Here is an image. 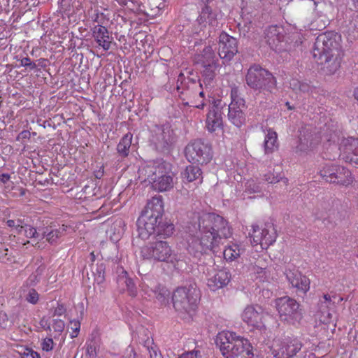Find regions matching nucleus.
<instances>
[{"mask_svg": "<svg viewBox=\"0 0 358 358\" xmlns=\"http://www.w3.org/2000/svg\"><path fill=\"white\" fill-rule=\"evenodd\" d=\"M248 271L250 275H256V278L266 279V267L262 259H257L255 263H251L248 266Z\"/></svg>", "mask_w": 358, "mask_h": 358, "instance_id": "nucleus-32", "label": "nucleus"}, {"mask_svg": "<svg viewBox=\"0 0 358 358\" xmlns=\"http://www.w3.org/2000/svg\"><path fill=\"white\" fill-rule=\"evenodd\" d=\"M54 342L51 338H46L43 339L41 343L42 350L46 352L50 351L53 349Z\"/></svg>", "mask_w": 358, "mask_h": 358, "instance_id": "nucleus-52", "label": "nucleus"}, {"mask_svg": "<svg viewBox=\"0 0 358 358\" xmlns=\"http://www.w3.org/2000/svg\"><path fill=\"white\" fill-rule=\"evenodd\" d=\"M338 139L339 136L336 132L331 130L328 131L327 129L320 134L310 135L308 138L301 134L298 148L301 151L314 150L322 143L325 150L324 157L334 160L341 157L346 162L358 166V138H343L338 147L336 143Z\"/></svg>", "mask_w": 358, "mask_h": 358, "instance_id": "nucleus-2", "label": "nucleus"}, {"mask_svg": "<svg viewBox=\"0 0 358 358\" xmlns=\"http://www.w3.org/2000/svg\"><path fill=\"white\" fill-rule=\"evenodd\" d=\"M299 85V90L301 91H304L306 90V86L303 85H301L298 80H293V83H291V85L293 86L294 90H296V85Z\"/></svg>", "mask_w": 358, "mask_h": 358, "instance_id": "nucleus-57", "label": "nucleus"}, {"mask_svg": "<svg viewBox=\"0 0 358 358\" xmlns=\"http://www.w3.org/2000/svg\"><path fill=\"white\" fill-rule=\"evenodd\" d=\"M86 356L89 358H96L97 356V346L94 342L87 344L86 348Z\"/></svg>", "mask_w": 358, "mask_h": 358, "instance_id": "nucleus-49", "label": "nucleus"}, {"mask_svg": "<svg viewBox=\"0 0 358 358\" xmlns=\"http://www.w3.org/2000/svg\"><path fill=\"white\" fill-rule=\"evenodd\" d=\"M173 230L174 226L173 224L162 222V220H159L155 235L166 238L171 236L173 234Z\"/></svg>", "mask_w": 358, "mask_h": 358, "instance_id": "nucleus-35", "label": "nucleus"}, {"mask_svg": "<svg viewBox=\"0 0 358 358\" xmlns=\"http://www.w3.org/2000/svg\"><path fill=\"white\" fill-rule=\"evenodd\" d=\"M285 275L291 286L297 292L306 294L310 289V280L303 275L292 264H288L285 270Z\"/></svg>", "mask_w": 358, "mask_h": 358, "instance_id": "nucleus-15", "label": "nucleus"}, {"mask_svg": "<svg viewBox=\"0 0 358 358\" xmlns=\"http://www.w3.org/2000/svg\"><path fill=\"white\" fill-rule=\"evenodd\" d=\"M92 36L98 45L104 50L110 48L113 38L110 36L108 29L102 25H96L92 29Z\"/></svg>", "mask_w": 358, "mask_h": 358, "instance_id": "nucleus-23", "label": "nucleus"}, {"mask_svg": "<svg viewBox=\"0 0 358 358\" xmlns=\"http://www.w3.org/2000/svg\"><path fill=\"white\" fill-rule=\"evenodd\" d=\"M206 275L207 285L213 291L217 290L227 285L231 279V275L227 270H217L214 267L208 268Z\"/></svg>", "mask_w": 358, "mask_h": 358, "instance_id": "nucleus-17", "label": "nucleus"}, {"mask_svg": "<svg viewBox=\"0 0 358 358\" xmlns=\"http://www.w3.org/2000/svg\"><path fill=\"white\" fill-rule=\"evenodd\" d=\"M301 348L296 340L286 339L276 341L273 346V354L275 358H290L295 355Z\"/></svg>", "mask_w": 358, "mask_h": 358, "instance_id": "nucleus-18", "label": "nucleus"}, {"mask_svg": "<svg viewBox=\"0 0 358 358\" xmlns=\"http://www.w3.org/2000/svg\"><path fill=\"white\" fill-rule=\"evenodd\" d=\"M264 316L263 308L258 305L247 306L241 314L242 320L248 326L256 329H262L264 327Z\"/></svg>", "mask_w": 358, "mask_h": 358, "instance_id": "nucleus-16", "label": "nucleus"}, {"mask_svg": "<svg viewBox=\"0 0 358 358\" xmlns=\"http://www.w3.org/2000/svg\"><path fill=\"white\" fill-rule=\"evenodd\" d=\"M71 329L73 332L71 333V338H75L78 336V332L80 328V323L78 320H71L70 321Z\"/></svg>", "mask_w": 358, "mask_h": 358, "instance_id": "nucleus-53", "label": "nucleus"}, {"mask_svg": "<svg viewBox=\"0 0 358 358\" xmlns=\"http://www.w3.org/2000/svg\"><path fill=\"white\" fill-rule=\"evenodd\" d=\"M191 236L189 247L200 253L215 252V248L232 235L231 228L223 217L214 213L194 215V220L187 227Z\"/></svg>", "mask_w": 358, "mask_h": 358, "instance_id": "nucleus-1", "label": "nucleus"}, {"mask_svg": "<svg viewBox=\"0 0 358 358\" xmlns=\"http://www.w3.org/2000/svg\"><path fill=\"white\" fill-rule=\"evenodd\" d=\"M150 289H154L153 288L150 287V285L148 284L144 283L142 286V292L144 293L145 295H147L148 297L150 299H154V293H152L150 292Z\"/></svg>", "mask_w": 358, "mask_h": 358, "instance_id": "nucleus-56", "label": "nucleus"}, {"mask_svg": "<svg viewBox=\"0 0 358 358\" xmlns=\"http://www.w3.org/2000/svg\"><path fill=\"white\" fill-rule=\"evenodd\" d=\"M277 148V134L273 130L269 129L264 138L265 152H272Z\"/></svg>", "mask_w": 358, "mask_h": 358, "instance_id": "nucleus-33", "label": "nucleus"}, {"mask_svg": "<svg viewBox=\"0 0 358 358\" xmlns=\"http://www.w3.org/2000/svg\"><path fill=\"white\" fill-rule=\"evenodd\" d=\"M185 157L189 162L206 164L212 159L211 149L203 142L195 141L186 146Z\"/></svg>", "mask_w": 358, "mask_h": 358, "instance_id": "nucleus-13", "label": "nucleus"}, {"mask_svg": "<svg viewBox=\"0 0 358 358\" xmlns=\"http://www.w3.org/2000/svg\"><path fill=\"white\" fill-rule=\"evenodd\" d=\"M71 229V227L64 224H52L46 227L43 233V238H45L48 242L52 244L56 243L60 237L68 234Z\"/></svg>", "mask_w": 358, "mask_h": 358, "instance_id": "nucleus-24", "label": "nucleus"}, {"mask_svg": "<svg viewBox=\"0 0 358 358\" xmlns=\"http://www.w3.org/2000/svg\"><path fill=\"white\" fill-rule=\"evenodd\" d=\"M216 345L225 358H252V347L248 339L223 331L216 337Z\"/></svg>", "mask_w": 358, "mask_h": 358, "instance_id": "nucleus-5", "label": "nucleus"}, {"mask_svg": "<svg viewBox=\"0 0 358 358\" xmlns=\"http://www.w3.org/2000/svg\"><path fill=\"white\" fill-rule=\"evenodd\" d=\"M54 331L57 333H61L64 331L65 327V324L63 320L60 319L53 320V323L52 324Z\"/></svg>", "mask_w": 358, "mask_h": 358, "instance_id": "nucleus-51", "label": "nucleus"}, {"mask_svg": "<svg viewBox=\"0 0 358 358\" xmlns=\"http://www.w3.org/2000/svg\"><path fill=\"white\" fill-rule=\"evenodd\" d=\"M19 354L21 358H41L40 355L36 351L29 348H22L19 351Z\"/></svg>", "mask_w": 358, "mask_h": 358, "instance_id": "nucleus-47", "label": "nucleus"}, {"mask_svg": "<svg viewBox=\"0 0 358 358\" xmlns=\"http://www.w3.org/2000/svg\"><path fill=\"white\" fill-rule=\"evenodd\" d=\"M38 299L39 294L38 292L34 289H30L26 296V300L31 304H36L38 301Z\"/></svg>", "mask_w": 358, "mask_h": 358, "instance_id": "nucleus-50", "label": "nucleus"}, {"mask_svg": "<svg viewBox=\"0 0 358 358\" xmlns=\"http://www.w3.org/2000/svg\"><path fill=\"white\" fill-rule=\"evenodd\" d=\"M140 255L143 259L152 262H165L176 267L179 262L178 255L167 241H157L148 243L141 248Z\"/></svg>", "mask_w": 358, "mask_h": 358, "instance_id": "nucleus-7", "label": "nucleus"}, {"mask_svg": "<svg viewBox=\"0 0 358 358\" xmlns=\"http://www.w3.org/2000/svg\"><path fill=\"white\" fill-rule=\"evenodd\" d=\"M338 165L333 164H324L319 171L320 176L327 182H332L333 176H334L335 171Z\"/></svg>", "mask_w": 358, "mask_h": 358, "instance_id": "nucleus-37", "label": "nucleus"}, {"mask_svg": "<svg viewBox=\"0 0 358 358\" xmlns=\"http://www.w3.org/2000/svg\"><path fill=\"white\" fill-rule=\"evenodd\" d=\"M355 97L358 101V87L355 91Z\"/></svg>", "mask_w": 358, "mask_h": 358, "instance_id": "nucleus-61", "label": "nucleus"}, {"mask_svg": "<svg viewBox=\"0 0 358 358\" xmlns=\"http://www.w3.org/2000/svg\"><path fill=\"white\" fill-rule=\"evenodd\" d=\"M152 293H154V298H155L161 304H166L169 302L170 295L169 291L162 285H157L155 289H150Z\"/></svg>", "mask_w": 358, "mask_h": 358, "instance_id": "nucleus-36", "label": "nucleus"}, {"mask_svg": "<svg viewBox=\"0 0 358 358\" xmlns=\"http://www.w3.org/2000/svg\"><path fill=\"white\" fill-rule=\"evenodd\" d=\"M64 308L63 307V306L62 305H59L57 306V308L55 309V313L56 315H62V313H64Z\"/></svg>", "mask_w": 358, "mask_h": 358, "instance_id": "nucleus-59", "label": "nucleus"}, {"mask_svg": "<svg viewBox=\"0 0 358 358\" xmlns=\"http://www.w3.org/2000/svg\"><path fill=\"white\" fill-rule=\"evenodd\" d=\"M150 141L157 150H167L174 141L173 131L169 125L157 126L152 131Z\"/></svg>", "mask_w": 358, "mask_h": 358, "instance_id": "nucleus-14", "label": "nucleus"}, {"mask_svg": "<svg viewBox=\"0 0 358 358\" xmlns=\"http://www.w3.org/2000/svg\"><path fill=\"white\" fill-rule=\"evenodd\" d=\"M246 83L253 90L264 94L272 93L276 83L272 74L258 65H254L248 69Z\"/></svg>", "mask_w": 358, "mask_h": 358, "instance_id": "nucleus-9", "label": "nucleus"}, {"mask_svg": "<svg viewBox=\"0 0 358 358\" xmlns=\"http://www.w3.org/2000/svg\"><path fill=\"white\" fill-rule=\"evenodd\" d=\"M7 225L12 229L13 233L20 235L22 233L23 221L20 219L16 220H8L6 222Z\"/></svg>", "mask_w": 358, "mask_h": 358, "instance_id": "nucleus-44", "label": "nucleus"}, {"mask_svg": "<svg viewBox=\"0 0 358 358\" xmlns=\"http://www.w3.org/2000/svg\"><path fill=\"white\" fill-rule=\"evenodd\" d=\"M20 64L24 67H29L31 69L36 68V65L33 63L29 57H24L20 60Z\"/></svg>", "mask_w": 358, "mask_h": 358, "instance_id": "nucleus-54", "label": "nucleus"}, {"mask_svg": "<svg viewBox=\"0 0 358 358\" xmlns=\"http://www.w3.org/2000/svg\"><path fill=\"white\" fill-rule=\"evenodd\" d=\"M275 306L278 313L280 320L289 324L299 323L303 313L300 304L289 296H282L275 300Z\"/></svg>", "mask_w": 358, "mask_h": 358, "instance_id": "nucleus-10", "label": "nucleus"}, {"mask_svg": "<svg viewBox=\"0 0 358 358\" xmlns=\"http://www.w3.org/2000/svg\"><path fill=\"white\" fill-rule=\"evenodd\" d=\"M104 267L103 264L97 266L94 272V280L98 283L101 284L104 281Z\"/></svg>", "mask_w": 358, "mask_h": 358, "instance_id": "nucleus-48", "label": "nucleus"}, {"mask_svg": "<svg viewBox=\"0 0 358 358\" xmlns=\"http://www.w3.org/2000/svg\"><path fill=\"white\" fill-rule=\"evenodd\" d=\"M341 36L332 32L324 33L316 38L313 56L316 62L322 65L326 74L334 73L340 67L342 52Z\"/></svg>", "mask_w": 358, "mask_h": 358, "instance_id": "nucleus-3", "label": "nucleus"}, {"mask_svg": "<svg viewBox=\"0 0 358 358\" xmlns=\"http://www.w3.org/2000/svg\"><path fill=\"white\" fill-rule=\"evenodd\" d=\"M264 180L270 184L282 182L285 185H287L288 183V179L281 173L268 172L264 175Z\"/></svg>", "mask_w": 358, "mask_h": 358, "instance_id": "nucleus-38", "label": "nucleus"}, {"mask_svg": "<svg viewBox=\"0 0 358 358\" xmlns=\"http://www.w3.org/2000/svg\"><path fill=\"white\" fill-rule=\"evenodd\" d=\"M126 8L134 13H143L144 6L138 0H127L124 3Z\"/></svg>", "mask_w": 358, "mask_h": 358, "instance_id": "nucleus-42", "label": "nucleus"}, {"mask_svg": "<svg viewBox=\"0 0 358 358\" xmlns=\"http://www.w3.org/2000/svg\"><path fill=\"white\" fill-rule=\"evenodd\" d=\"M266 39L268 45L275 51L281 50V43L284 36L280 35L279 28L276 26L268 27L266 31Z\"/></svg>", "mask_w": 358, "mask_h": 358, "instance_id": "nucleus-27", "label": "nucleus"}, {"mask_svg": "<svg viewBox=\"0 0 358 358\" xmlns=\"http://www.w3.org/2000/svg\"><path fill=\"white\" fill-rule=\"evenodd\" d=\"M199 354V351L192 350V351L182 354L178 358H198Z\"/></svg>", "mask_w": 358, "mask_h": 358, "instance_id": "nucleus-55", "label": "nucleus"}, {"mask_svg": "<svg viewBox=\"0 0 358 358\" xmlns=\"http://www.w3.org/2000/svg\"><path fill=\"white\" fill-rule=\"evenodd\" d=\"M223 121L222 112L217 108L213 107L206 116V127L209 132L222 130Z\"/></svg>", "mask_w": 358, "mask_h": 358, "instance_id": "nucleus-22", "label": "nucleus"}, {"mask_svg": "<svg viewBox=\"0 0 358 358\" xmlns=\"http://www.w3.org/2000/svg\"><path fill=\"white\" fill-rule=\"evenodd\" d=\"M262 187L259 183L253 179L248 180L245 183V192L249 194L259 192Z\"/></svg>", "mask_w": 358, "mask_h": 358, "instance_id": "nucleus-43", "label": "nucleus"}, {"mask_svg": "<svg viewBox=\"0 0 358 358\" xmlns=\"http://www.w3.org/2000/svg\"><path fill=\"white\" fill-rule=\"evenodd\" d=\"M45 271L44 266H39L34 273H32L27 280V284L29 286H35L41 280L42 275Z\"/></svg>", "mask_w": 358, "mask_h": 358, "instance_id": "nucleus-39", "label": "nucleus"}, {"mask_svg": "<svg viewBox=\"0 0 358 358\" xmlns=\"http://www.w3.org/2000/svg\"><path fill=\"white\" fill-rule=\"evenodd\" d=\"M10 178V176L6 173H3L0 176V181L3 184H6V182H8L9 181Z\"/></svg>", "mask_w": 358, "mask_h": 358, "instance_id": "nucleus-58", "label": "nucleus"}, {"mask_svg": "<svg viewBox=\"0 0 358 358\" xmlns=\"http://www.w3.org/2000/svg\"><path fill=\"white\" fill-rule=\"evenodd\" d=\"M333 176V183H337L343 186H348L354 181L351 172L343 166H337L336 171Z\"/></svg>", "mask_w": 358, "mask_h": 358, "instance_id": "nucleus-28", "label": "nucleus"}, {"mask_svg": "<svg viewBox=\"0 0 358 358\" xmlns=\"http://www.w3.org/2000/svg\"><path fill=\"white\" fill-rule=\"evenodd\" d=\"M221 14L216 10H213L210 6H206L201 11L199 16V23L203 27L209 25L211 27H216L219 24Z\"/></svg>", "mask_w": 358, "mask_h": 358, "instance_id": "nucleus-21", "label": "nucleus"}, {"mask_svg": "<svg viewBox=\"0 0 358 358\" xmlns=\"http://www.w3.org/2000/svg\"><path fill=\"white\" fill-rule=\"evenodd\" d=\"M117 283L121 290L127 292L131 296H136L137 289L134 281L128 276L127 273L122 268L117 278Z\"/></svg>", "mask_w": 358, "mask_h": 358, "instance_id": "nucleus-26", "label": "nucleus"}, {"mask_svg": "<svg viewBox=\"0 0 358 358\" xmlns=\"http://www.w3.org/2000/svg\"><path fill=\"white\" fill-rule=\"evenodd\" d=\"M199 298V291L195 287H179L173 294V306L180 314H187L192 317L197 308Z\"/></svg>", "mask_w": 358, "mask_h": 358, "instance_id": "nucleus-8", "label": "nucleus"}, {"mask_svg": "<svg viewBox=\"0 0 358 358\" xmlns=\"http://www.w3.org/2000/svg\"><path fill=\"white\" fill-rule=\"evenodd\" d=\"M132 137L133 136L131 133H127L120 139L117 145V151L121 157H126L128 156L131 145Z\"/></svg>", "mask_w": 358, "mask_h": 358, "instance_id": "nucleus-31", "label": "nucleus"}, {"mask_svg": "<svg viewBox=\"0 0 358 358\" xmlns=\"http://www.w3.org/2000/svg\"><path fill=\"white\" fill-rule=\"evenodd\" d=\"M164 205L162 196H153L147 203L143 214L162 220Z\"/></svg>", "mask_w": 358, "mask_h": 358, "instance_id": "nucleus-25", "label": "nucleus"}, {"mask_svg": "<svg viewBox=\"0 0 358 358\" xmlns=\"http://www.w3.org/2000/svg\"><path fill=\"white\" fill-rule=\"evenodd\" d=\"M343 301V298L342 297L339 298V299H338V301Z\"/></svg>", "mask_w": 358, "mask_h": 358, "instance_id": "nucleus-62", "label": "nucleus"}, {"mask_svg": "<svg viewBox=\"0 0 358 358\" xmlns=\"http://www.w3.org/2000/svg\"><path fill=\"white\" fill-rule=\"evenodd\" d=\"M183 182H191L197 181L198 183L202 182V172L200 168L189 165L186 167L185 171L181 173Z\"/></svg>", "mask_w": 358, "mask_h": 358, "instance_id": "nucleus-29", "label": "nucleus"}, {"mask_svg": "<svg viewBox=\"0 0 358 358\" xmlns=\"http://www.w3.org/2000/svg\"><path fill=\"white\" fill-rule=\"evenodd\" d=\"M231 101L228 108V119L234 126L241 127L245 124L246 121L245 114L246 105L245 100L240 94L238 87H234L231 88Z\"/></svg>", "mask_w": 358, "mask_h": 358, "instance_id": "nucleus-11", "label": "nucleus"}, {"mask_svg": "<svg viewBox=\"0 0 358 358\" xmlns=\"http://www.w3.org/2000/svg\"><path fill=\"white\" fill-rule=\"evenodd\" d=\"M125 227L126 224L122 219H117L115 221L112 227V229L115 230L114 237L113 238L114 241L118 239L123 234Z\"/></svg>", "mask_w": 358, "mask_h": 358, "instance_id": "nucleus-41", "label": "nucleus"}, {"mask_svg": "<svg viewBox=\"0 0 358 358\" xmlns=\"http://www.w3.org/2000/svg\"><path fill=\"white\" fill-rule=\"evenodd\" d=\"M159 220H162L142 213L137 220L139 236L143 239H147L151 235L155 234Z\"/></svg>", "mask_w": 358, "mask_h": 358, "instance_id": "nucleus-20", "label": "nucleus"}, {"mask_svg": "<svg viewBox=\"0 0 358 358\" xmlns=\"http://www.w3.org/2000/svg\"><path fill=\"white\" fill-rule=\"evenodd\" d=\"M217 62L214 50L210 46L205 48L202 53L198 55L197 62L201 63L203 67L202 79L199 82V87L201 89L199 92L201 97L204 96L205 91L210 92L216 86L215 77L220 69Z\"/></svg>", "mask_w": 358, "mask_h": 358, "instance_id": "nucleus-6", "label": "nucleus"}, {"mask_svg": "<svg viewBox=\"0 0 358 358\" xmlns=\"http://www.w3.org/2000/svg\"><path fill=\"white\" fill-rule=\"evenodd\" d=\"M237 41L235 38L223 32L219 37V56L226 61L231 60L237 53Z\"/></svg>", "mask_w": 358, "mask_h": 358, "instance_id": "nucleus-19", "label": "nucleus"}, {"mask_svg": "<svg viewBox=\"0 0 358 358\" xmlns=\"http://www.w3.org/2000/svg\"><path fill=\"white\" fill-rule=\"evenodd\" d=\"M147 350L149 353L150 358H163L159 348L154 345L152 341H147Z\"/></svg>", "mask_w": 358, "mask_h": 358, "instance_id": "nucleus-46", "label": "nucleus"}, {"mask_svg": "<svg viewBox=\"0 0 358 358\" xmlns=\"http://www.w3.org/2000/svg\"><path fill=\"white\" fill-rule=\"evenodd\" d=\"M336 295L329 294H324L320 297L317 303V308L319 310L334 309L335 308Z\"/></svg>", "mask_w": 358, "mask_h": 358, "instance_id": "nucleus-34", "label": "nucleus"}, {"mask_svg": "<svg viewBox=\"0 0 358 358\" xmlns=\"http://www.w3.org/2000/svg\"><path fill=\"white\" fill-rule=\"evenodd\" d=\"M205 105L206 104L203 101L201 104L195 105L194 107L199 108V109H203L204 108Z\"/></svg>", "mask_w": 358, "mask_h": 358, "instance_id": "nucleus-60", "label": "nucleus"}, {"mask_svg": "<svg viewBox=\"0 0 358 358\" xmlns=\"http://www.w3.org/2000/svg\"><path fill=\"white\" fill-rule=\"evenodd\" d=\"M252 227V230L250 235L253 245H259L262 250H266L275 242L277 233L273 224L267 223L261 227L253 225Z\"/></svg>", "mask_w": 358, "mask_h": 358, "instance_id": "nucleus-12", "label": "nucleus"}, {"mask_svg": "<svg viewBox=\"0 0 358 358\" xmlns=\"http://www.w3.org/2000/svg\"><path fill=\"white\" fill-rule=\"evenodd\" d=\"M138 174L141 182H148L151 188L158 192L170 191L176 183L170 164L165 162L143 165L139 168Z\"/></svg>", "mask_w": 358, "mask_h": 358, "instance_id": "nucleus-4", "label": "nucleus"}, {"mask_svg": "<svg viewBox=\"0 0 358 358\" xmlns=\"http://www.w3.org/2000/svg\"><path fill=\"white\" fill-rule=\"evenodd\" d=\"M21 234L29 238H38L39 237V234H38L36 228L27 224H23L22 233Z\"/></svg>", "mask_w": 358, "mask_h": 358, "instance_id": "nucleus-45", "label": "nucleus"}, {"mask_svg": "<svg viewBox=\"0 0 358 358\" xmlns=\"http://www.w3.org/2000/svg\"><path fill=\"white\" fill-rule=\"evenodd\" d=\"M245 249L239 244L232 243L229 244L223 252L224 257L227 261L232 262L238 258Z\"/></svg>", "mask_w": 358, "mask_h": 358, "instance_id": "nucleus-30", "label": "nucleus"}, {"mask_svg": "<svg viewBox=\"0 0 358 358\" xmlns=\"http://www.w3.org/2000/svg\"><path fill=\"white\" fill-rule=\"evenodd\" d=\"M332 310L333 309L319 310L317 308L315 317L320 321V322L329 324L332 320Z\"/></svg>", "mask_w": 358, "mask_h": 358, "instance_id": "nucleus-40", "label": "nucleus"}]
</instances>
